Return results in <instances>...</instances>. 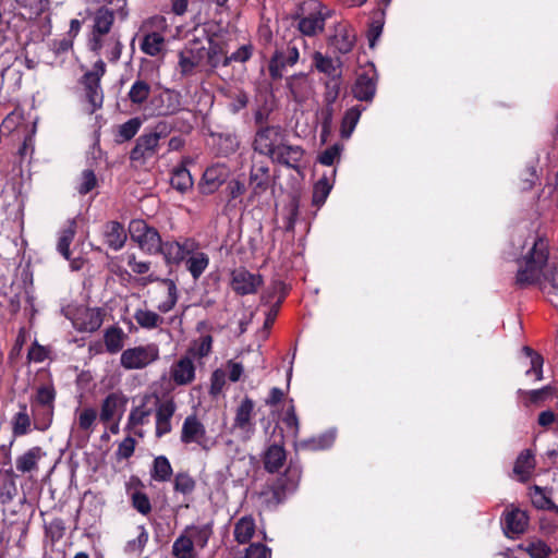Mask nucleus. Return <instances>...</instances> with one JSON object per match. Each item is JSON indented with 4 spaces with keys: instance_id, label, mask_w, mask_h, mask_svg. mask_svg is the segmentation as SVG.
<instances>
[{
    "instance_id": "obj_49",
    "label": "nucleus",
    "mask_w": 558,
    "mask_h": 558,
    "mask_svg": "<svg viewBox=\"0 0 558 558\" xmlns=\"http://www.w3.org/2000/svg\"><path fill=\"white\" fill-rule=\"evenodd\" d=\"M143 122L138 117L131 118L126 122L117 126L114 141L119 144L132 140L140 131Z\"/></svg>"
},
{
    "instance_id": "obj_64",
    "label": "nucleus",
    "mask_w": 558,
    "mask_h": 558,
    "mask_svg": "<svg viewBox=\"0 0 558 558\" xmlns=\"http://www.w3.org/2000/svg\"><path fill=\"white\" fill-rule=\"evenodd\" d=\"M132 507L141 514L147 515L151 511V504L146 493L136 490L131 495Z\"/></svg>"
},
{
    "instance_id": "obj_54",
    "label": "nucleus",
    "mask_w": 558,
    "mask_h": 558,
    "mask_svg": "<svg viewBox=\"0 0 558 558\" xmlns=\"http://www.w3.org/2000/svg\"><path fill=\"white\" fill-rule=\"evenodd\" d=\"M213 336L210 335H204L201 336L198 339L194 340L192 345L187 349L186 354L190 355L192 359H203L208 356L211 353L213 350Z\"/></svg>"
},
{
    "instance_id": "obj_40",
    "label": "nucleus",
    "mask_w": 558,
    "mask_h": 558,
    "mask_svg": "<svg viewBox=\"0 0 558 558\" xmlns=\"http://www.w3.org/2000/svg\"><path fill=\"white\" fill-rule=\"evenodd\" d=\"M165 37L158 32H150L143 36L141 50L150 57H157L165 50Z\"/></svg>"
},
{
    "instance_id": "obj_1",
    "label": "nucleus",
    "mask_w": 558,
    "mask_h": 558,
    "mask_svg": "<svg viewBox=\"0 0 558 558\" xmlns=\"http://www.w3.org/2000/svg\"><path fill=\"white\" fill-rule=\"evenodd\" d=\"M549 255L550 242L545 234L536 233L531 243L526 241L521 255L515 259L513 287L518 290H526L539 283L548 270Z\"/></svg>"
},
{
    "instance_id": "obj_22",
    "label": "nucleus",
    "mask_w": 558,
    "mask_h": 558,
    "mask_svg": "<svg viewBox=\"0 0 558 558\" xmlns=\"http://www.w3.org/2000/svg\"><path fill=\"white\" fill-rule=\"evenodd\" d=\"M530 518L526 511L512 507L502 513L504 532L506 536L523 534L529 525Z\"/></svg>"
},
{
    "instance_id": "obj_5",
    "label": "nucleus",
    "mask_w": 558,
    "mask_h": 558,
    "mask_svg": "<svg viewBox=\"0 0 558 558\" xmlns=\"http://www.w3.org/2000/svg\"><path fill=\"white\" fill-rule=\"evenodd\" d=\"M145 108L151 116L156 117L175 114L182 109V95L179 90L165 87L151 95Z\"/></svg>"
},
{
    "instance_id": "obj_56",
    "label": "nucleus",
    "mask_w": 558,
    "mask_h": 558,
    "mask_svg": "<svg viewBox=\"0 0 558 558\" xmlns=\"http://www.w3.org/2000/svg\"><path fill=\"white\" fill-rule=\"evenodd\" d=\"M531 501L533 506L541 510H550L558 513V506L546 495L545 489L541 486H533L531 488Z\"/></svg>"
},
{
    "instance_id": "obj_47",
    "label": "nucleus",
    "mask_w": 558,
    "mask_h": 558,
    "mask_svg": "<svg viewBox=\"0 0 558 558\" xmlns=\"http://www.w3.org/2000/svg\"><path fill=\"white\" fill-rule=\"evenodd\" d=\"M173 474L172 465L166 456H158L153 461L150 476L156 482H168Z\"/></svg>"
},
{
    "instance_id": "obj_42",
    "label": "nucleus",
    "mask_w": 558,
    "mask_h": 558,
    "mask_svg": "<svg viewBox=\"0 0 558 558\" xmlns=\"http://www.w3.org/2000/svg\"><path fill=\"white\" fill-rule=\"evenodd\" d=\"M20 411L14 414L12 418V434L13 438L24 436L29 433L32 421L27 413V404L19 403Z\"/></svg>"
},
{
    "instance_id": "obj_43",
    "label": "nucleus",
    "mask_w": 558,
    "mask_h": 558,
    "mask_svg": "<svg viewBox=\"0 0 558 558\" xmlns=\"http://www.w3.org/2000/svg\"><path fill=\"white\" fill-rule=\"evenodd\" d=\"M302 476V469L298 463H293L290 461L286 472L277 477V482L282 484V486L290 494L294 493L299 486L300 480Z\"/></svg>"
},
{
    "instance_id": "obj_45",
    "label": "nucleus",
    "mask_w": 558,
    "mask_h": 558,
    "mask_svg": "<svg viewBox=\"0 0 558 558\" xmlns=\"http://www.w3.org/2000/svg\"><path fill=\"white\" fill-rule=\"evenodd\" d=\"M255 521L251 515L242 517L234 525V539L239 544H246L255 533Z\"/></svg>"
},
{
    "instance_id": "obj_52",
    "label": "nucleus",
    "mask_w": 558,
    "mask_h": 558,
    "mask_svg": "<svg viewBox=\"0 0 558 558\" xmlns=\"http://www.w3.org/2000/svg\"><path fill=\"white\" fill-rule=\"evenodd\" d=\"M172 556L174 558H198L191 537L181 534L172 545Z\"/></svg>"
},
{
    "instance_id": "obj_4",
    "label": "nucleus",
    "mask_w": 558,
    "mask_h": 558,
    "mask_svg": "<svg viewBox=\"0 0 558 558\" xmlns=\"http://www.w3.org/2000/svg\"><path fill=\"white\" fill-rule=\"evenodd\" d=\"M105 74L106 64L102 60H98L94 63L93 69L80 78V84L84 88L85 98L92 107V112L102 106L104 93L100 81Z\"/></svg>"
},
{
    "instance_id": "obj_41",
    "label": "nucleus",
    "mask_w": 558,
    "mask_h": 558,
    "mask_svg": "<svg viewBox=\"0 0 558 558\" xmlns=\"http://www.w3.org/2000/svg\"><path fill=\"white\" fill-rule=\"evenodd\" d=\"M333 441L335 434L327 432L318 436L301 440L296 444V448L308 451L326 450L332 446Z\"/></svg>"
},
{
    "instance_id": "obj_9",
    "label": "nucleus",
    "mask_w": 558,
    "mask_h": 558,
    "mask_svg": "<svg viewBox=\"0 0 558 558\" xmlns=\"http://www.w3.org/2000/svg\"><path fill=\"white\" fill-rule=\"evenodd\" d=\"M179 72L182 76H190L198 66H205V46L199 39L192 40L189 46L179 52Z\"/></svg>"
},
{
    "instance_id": "obj_11",
    "label": "nucleus",
    "mask_w": 558,
    "mask_h": 558,
    "mask_svg": "<svg viewBox=\"0 0 558 558\" xmlns=\"http://www.w3.org/2000/svg\"><path fill=\"white\" fill-rule=\"evenodd\" d=\"M260 274L251 272L245 267H239L231 272V288L238 295L255 294L263 286Z\"/></svg>"
},
{
    "instance_id": "obj_20",
    "label": "nucleus",
    "mask_w": 558,
    "mask_h": 558,
    "mask_svg": "<svg viewBox=\"0 0 558 558\" xmlns=\"http://www.w3.org/2000/svg\"><path fill=\"white\" fill-rule=\"evenodd\" d=\"M196 367L193 359L185 354L170 367V379L177 386H187L195 380Z\"/></svg>"
},
{
    "instance_id": "obj_25",
    "label": "nucleus",
    "mask_w": 558,
    "mask_h": 558,
    "mask_svg": "<svg viewBox=\"0 0 558 558\" xmlns=\"http://www.w3.org/2000/svg\"><path fill=\"white\" fill-rule=\"evenodd\" d=\"M105 312L100 307H87L82 311L75 320L76 328L82 332H94L104 323Z\"/></svg>"
},
{
    "instance_id": "obj_10",
    "label": "nucleus",
    "mask_w": 558,
    "mask_h": 558,
    "mask_svg": "<svg viewBox=\"0 0 558 558\" xmlns=\"http://www.w3.org/2000/svg\"><path fill=\"white\" fill-rule=\"evenodd\" d=\"M378 73L373 63L365 68L352 86V95L360 101L371 102L376 94Z\"/></svg>"
},
{
    "instance_id": "obj_17",
    "label": "nucleus",
    "mask_w": 558,
    "mask_h": 558,
    "mask_svg": "<svg viewBox=\"0 0 558 558\" xmlns=\"http://www.w3.org/2000/svg\"><path fill=\"white\" fill-rule=\"evenodd\" d=\"M255 402L248 396H245L235 409L232 427L251 437L255 433V423L253 421Z\"/></svg>"
},
{
    "instance_id": "obj_62",
    "label": "nucleus",
    "mask_w": 558,
    "mask_h": 558,
    "mask_svg": "<svg viewBox=\"0 0 558 558\" xmlns=\"http://www.w3.org/2000/svg\"><path fill=\"white\" fill-rule=\"evenodd\" d=\"M282 423L284 424L288 432L291 433L293 438H296L300 432V421L296 415L293 399L290 400L287 410L282 416Z\"/></svg>"
},
{
    "instance_id": "obj_36",
    "label": "nucleus",
    "mask_w": 558,
    "mask_h": 558,
    "mask_svg": "<svg viewBox=\"0 0 558 558\" xmlns=\"http://www.w3.org/2000/svg\"><path fill=\"white\" fill-rule=\"evenodd\" d=\"M126 337V333L120 326L112 325L108 327L104 333L106 351L110 354L120 352L124 347V340Z\"/></svg>"
},
{
    "instance_id": "obj_60",
    "label": "nucleus",
    "mask_w": 558,
    "mask_h": 558,
    "mask_svg": "<svg viewBox=\"0 0 558 558\" xmlns=\"http://www.w3.org/2000/svg\"><path fill=\"white\" fill-rule=\"evenodd\" d=\"M304 43L305 40L302 36H296L288 43L287 48L284 50L279 49L280 52L283 54L282 62L286 65L292 66L299 61L300 52L298 44Z\"/></svg>"
},
{
    "instance_id": "obj_61",
    "label": "nucleus",
    "mask_w": 558,
    "mask_h": 558,
    "mask_svg": "<svg viewBox=\"0 0 558 558\" xmlns=\"http://www.w3.org/2000/svg\"><path fill=\"white\" fill-rule=\"evenodd\" d=\"M196 487L195 480L187 472H179L174 476L173 489L183 495H190Z\"/></svg>"
},
{
    "instance_id": "obj_38",
    "label": "nucleus",
    "mask_w": 558,
    "mask_h": 558,
    "mask_svg": "<svg viewBox=\"0 0 558 558\" xmlns=\"http://www.w3.org/2000/svg\"><path fill=\"white\" fill-rule=\"evenodd\" d=\"M535 468V457L532 450L525 449L520 452L518 456L513 472L520 476L521 482H526L530 480L532 471Z\"/></svg>"
},
{
    "instance_id": "obj_29",
    "label": "nucleus",
    "mask_w": 558,
    "mask_h": 558,
    "mask_svg": "<svg viewBox=\"0 0 558 558\" xmlns=\"http://www.w3.org/2000/svg\"><path fill=\"white\" fill-rule=\"evenodd\" d=\"M289 494L282 484L275 481L272 484H267L262 488L259 498L268 509H275L286 500Z\"/></svg>"
},
{
    "instance_id": "obj_51",
    "label": "nucleus",
    "mask_w": 558,
    "mask_h": 558,
    "mask_svg": "<svg viewBox=\"0 0 558 558\" xmlns=\"http://www.w3.org/2000/svg\"><path fill=\"white\" fill-rule=\"evenodd\" d=\"M363 110L361 106H353L344 112L340 128L342 138H349L352 135Z\"/></svg>"
},
{
    "instance_id": "obj_39",
    "label": "nucleus",
    "mask_w": 558,
    "mask_h": 558,
    "mask_svg": "<svg viewBox=\"0 0 558 558\" xmlns=\"http://www.w3.org/2000/svg\"><path fill=\"white\" fill-rule=\"evenodd\" d=\"M44 456L40 447H32L22 456L16 458L15 464L17 471L22 473H29L38 469V461Z\"/></svg>"
},
{
    "instance_id": "obj_18",
    "label": "nucleus",
    "mask_w": 558,
    "mask_h": 558,
    "mask_svg": "<svg viewBox=\"0 0 558 558\" xmlns=\"http://www.w3.org/2000/svg\"><path fill=\"white\" fill-rule=\"evenodd\" d=\"M248 184L251 199L264 194L270 186V168L265 161H253L250 168Z\"/></svg>"
},
{
    "instance_id": "obj_13",
    "label": "nucleus",
    "mask_w": 558,
    "mask_h": 558,
    "mask_svg": "<svg viewBox=\"0 0 558 558\" xmlns=\"http://www.w3.org/2000/svg\"><path fill=\"white\" fill-rule=\"evenodd\" d=\"M196 248L197 243L195 240L190 238H186L183 241H161V250L159 251V254L163 256L167 264L179 265L187 255L195 252Z\"/></svg>"
},
{
    "instance_id": "obj_19",
    "label": "nucleus",
    "mask_w": 558,
    "mask_h": 558,
    "mask_svg": "<svg viewBox=\"0 0 558 558\" xmlns=\"http://www.w3.org/2000/svg\"><path fill=\"white\" fill-rule=\"evenodd\" d=\"M143 284H147L149 282H157L159 290L163 292L165 299L157 304V310L160 313H169L172 311L179 300L178 287L175 282L170 278H158L149 275L146 278H143Z\"/></svg>"
},
{
    "instance_id": "obj_32",
    "label": "nucleus",
    "mask_w": 558,
    "mask_h": 558,
    "mask_svg": "<svg viewBox=\"0 0 558 558\" xmlns=\"http://www.w3.org/2000/svg\"><path fill=\"white\" fill-rule=\"evenodd\" d=\"M312 58L314 69H316L319 73L327 75L328 78L342 76V62L339 58L335 60L330 57L324 56L319 51H315Z\"/></svg>"
},
{
    "instance_id": "obj_35",
    "label": "nucleus",
    "mask_w": 558,
    "mask_h": 558,
    "mask_svg": "<svg viewBox=\"0 0 558 558\" xmlns=\"http://www.w3.org/2000/svg\"><path fill=\"white\" fill-rule=\"evenodd\" d=\"M556 393V388L551 385L544 386L539 389L518 390V395L523 398L524 407L539 405L545 403Z\"/></svg>"
},
{
    "instance_id": "obj_58",
    "label": "nucleus",
    "mask_w": 558,
    "mask_h": 558,
    "mask_svg": "<svg viewBox=\"0 0 558 558\" xmlns=\"http://www.w3.org/2000/svg\"><path fill=\"white\" fill-rule=\"evenodd\" d=\"M384 24H385V11L380 10L373 15L372 21L369 23V27L367 31V39H368L369 48H374L376 46V41L383 33Z\"/></svg>"
},
{
    "instance_id": "obj_44",
    "label": "nucleus",
    "mask_w": 558,
    "mask_h": 558,
    "mask_svg": "<svg viewBox=\"0 0 558 558\" xmlns=\"http://www.w3.org/2000/svg\"><path fill=\"white\" fill-rule=\"evenodd\" d=\"M521 352L526 359L530 360V367L525 371V375H534L535 381L542 380L544 357L529 345H524Z\"/></svg>"
},
{
    "instance_id": "obj_6",
    "label": "nucleus",
    "mask_w": 558,
    "mask_h": 558,
    "mask_svg": "<svg viewBox=\"0 0 558 558\" xmlns=\"http://www.w3.org/2000/svg\"><path fill=\"white\" fill-rule=\"evenodd\" d=\"M118 7L116 10L108 8L107 5H101L92 15V31L97 35H108L110 34L116 16L120 21H125L129 16V10L126 8V0H118Z\"/></svg>"
},
{
    "instance_id": "obj_37",
    "label": "nucleus",
    "mask_w": 558,
    "mask_h": 558,
    "mask_svg": "<svg viewBox=\"0 0 558 558\" xmlns=\"http://www.w3.org/2000/svg\"><path fill=\"white\" fill-rule=\"evenodd\" d=\"M77 223L75 219H69L65 226L60 231L57 250L58 252L65 258H71L70 245L74 240L76 234Z\"/></svg>"
},
{
    "instance_id": "obj_59",
    "label": "nucleus",
    "mask_w": 558,
    "mask_h": 558,
    "mask_svg": "<svg viewBox=\"0 0 558 558\" xmlns=\"http://www.w3.org/2000/svg\"><path fill=\"white\" fill-rule=\"evenodd\" d=\"M332 189V184L329 180L324 175L320 178L313 187V197L312 203L316 207H320L325 204L330 191Z\"/></svg>"
},
{
    "instance_id": "obj_53",
    "label": "nucleus",
    "mask_w": 558,
    "mask_h": 558,
    "mask_svg": "<svg viewBox=\"0 0 558 558\" xmlns=\"http://www.w3.org/2000/svg\"><path fill=\"white\" fill-rule=\"evenodd\" d=\"M191 256L186 260V268L190 271L193 279L197 280L205 269L208 267L209 257L204 252H196L190 254Z\"/></svg>"
},
{
    "instance_id": "obj_16",
    "label": "nucleus",
    "mask_w": 558,
    "mask_h": 558,
    "mask_svg": "<svg viewBox=\"0 0 558 558\" xmlns=\"http://www.w3.org/2000/svg\"><path fill=\"white\" fill-rule=\"evenodd\" d=\"M230 169L225 163H215L206 168L199 182L201 193L210 195L215 193L229 178Z\"/></svg>"
},
{
    "instance_id": "obj_8",
    "label": "nucleus",
    "mask_w": 558,
    "mask_h": 558,
    "mask_svg": "<svg viewBox=\"0 0 558 558\" xmlns=\"http://www.w3.org/2000/svg\"><path fill=\"white\" fill-rule=\"evenodd\" d=\"M144 69L155 70L157 69V66L155 65V62L151 60L143 59L141 62V70L137 73V76L131 85L130 90L128 93V100L133 106H136L138 108H142L144 105L147 106L151 97V85L144 76Z\"/></svg>"
},
{
    "instance_id": "obj_33",
    "label": "nucleus",
    "mask_w": 558,
    "mask_h": 558,
    "mask_svg": "<svg viewBox=\"0 0 558 558\" xmlns=\"http://www.w3.org/2000/svg\"><path fill=\"white\" fill-rule=\"evenodd\" d=\"M535 283L547 300L556 307H558V268L554 267L544 274V277Z\"/></svg>"
},
{
    "instance_id": "obj_55",
    "label": "nucleus",
    "mask_w": 558,
    "mask_h": 558,
    "mask_svg": "<svg viewBox=\"0 0 558 558\" xmlns=\"http://www.w3.org/2000/svg\"><path fill=\"white\" fill-rule=\"evenodd\" d=\"M134 319L144 329H155L163 324V318L158 313L149 310H136Z\"/></svg>"
},
{
    "instance_id": "obj_63",
    "label": "nucleus",
    "mask_w": 558,
    "mask_h": 558,
    "mask_svg": "<svg viewBox=\"0 0 558 558\" xmlns=\"http://www.w3.org/2000/svg\"><path fill=\"white\" fill-rule=\"evenodd\" d=\"M355 44V35L347 29H343L335 37V47L341 54H347L352 51Z\"/></svg>"
},
{
    "instance_id": "obj_14",
    "label": "nucleus",
    "mask_w": 558,
    "mask_h": 558,
    "mask_svg": "<svg viewBox=\"0 0 558 558\" xmlns=\"http://www.w3.org/2000/svg\"><path fill=\"white\" fill-rule=\"evenodd\" d=\"M154 397L156 398L155 436L161 438L172 430L171 420L177 411V404L172 397L163 401H160L156 395Z\"/></svg>"
},
{
    "instance_id": "obj_34",
    "label": "nucleus",
    "mask_w": 558,
    "mask_h": 558,
    "mask_svg": "<svg viewBox=\"0 0 558 558\" xmlns=\"http://www.w3.org/2000/svg\"><path fill=\"white\" fill-rule=\"evenodd\" d=\"M287 86L295 100L306 98L312 90V83L306 73H296L287 78Z\"/></svg>"
},
{
    "instance_id": "obj_31",
    "label": "nucleus",
    "mask_w": 558,
    "mask_h": 558,
    "mask_svg": "<svg viewBox=\"0 0 558 558\" xmlns=\"http://www.w3.org/2000/svg\"><path fill=\"white\" fill-rule=\"evenodd\" d=\"M286 460L287 453L283 447V442L281 441V444H272L268 446L264 453V468L269 473L278 472L279 469L283 466Z\"/></svg>"
},
{
    "instance_id": "obj_27",
    "label": "nucleus",
    "mask_w": 558,
    "mask_h": 558,
    "mask_svg": "<svg viewBox=\"0 0 558 558\" xmlns=\"http://www.w3.org/2000/svg\"><path fill=\"white\" fill-rule=\"evenodd\" d=\"M205 438L206 428L204 424L197 418L196 415L186 416L182 425L181 441L186 445L192 442L202 445Z\"/></svg>"
},
{
    "instance_id": "obj_26",
    "label": "nucleus",
    "mask_w": 558,
    "mask_h": 558,
    "mask_svg": "<svg viewBox=\"0 0 558 558\" xmlns=\"http://www.w3.org/2000/svg\"><path fill=\"white\" fill-rule=\"evenodd\" d=\"M102 234L105 244L113 251H120L128 240L124 226L117 220L107 221Z\"/></svg>"
},
{
    "instance_id": "obj_48",
    "label": "nucleus",
    "mask_w": 558,
    "mask_h": 558,
    "mask_svg": "<svg viewBox=\"0 0 558 558\" xmlns=\"http://www.w3.org/2000/svg\"><path fill=\"white\" fill-rule=\"evenodd\" d=\"M185 533H189V537L192 538L194 546L196 545L201 549L205 548L208 544L209 538L211 537L213 531V522L206 523L204 525H191L186 526L184 530Z\"/></svg>"
},
{
    "instance_id": "obj_7",
    "label": "nucleus",
    "mask_w": 558,
    "mask_h": 558,
    "mask_svg": "<svg viewBox=\"0 0 558 558\" xmlns=\"http://www.w3.org/2000/svg\"><path fill=\"white\" fill-rule=\"evenodd\" d=\"M157 360H159V349L157 344L149 343L124 350L120 363L125 369H142Z\"/></svg>"
},
{
    "instance_id": "obj_28",
    "label": "nucleus",
    "mask_w": 558,
    "mask_h": 558,
    "mask_svg": "<svg viewBox=\"0 0 558 558\" xmlns=\"http://www.w3.org/2000/svg\"><path fill=\"white\" fill-rule=\"evenodd\" d=\"M294 20H298V31L301 33L300 36H316L322 33L325 28V16L320 12L311 13L307 16L295 15Z\"/></svg>"
},
{
    "instance_id": "obj_23",
    "label": "nucleus",
    "mask_w": 558,
    "mask_h": 558,
    "mask_svg": "<svg viewBox=\"0 0 558 558\" xmlns=\"http://www.w3.org/2000/svg\"><path fill=\"white\" fill-rule=\"evenodd\" d=\"M228 58L227 44L214 37L208 38V46H205V66L207 71L214 72L219 66H225Z\"/></svg>"
},
{
    "instance_id": "obj_24",
    "label": "nucleus",
    "mask_w": 558,
    "mask_h": 558,
    "mask_svg": "<svg viewBox=\"0 0 558 558\" xmlns=\"http://www.w3.org/2000/svg\"><path fill=\"white\" fill-rule=\"evenodd\" d=\"M151 396L145 395L142 399V402L140 405L134 407L128 417V422L125 425V430L129 433H134L135 435L142 437L143 430H136V427L143 426L146 423H148V417L153 413V409L147 407L148 401L150 400Z\"/></svg>"
},
{
    "instance_id": "obj_21",
    "label": "nucleus",
    "mask_w": 558,
    "mask_h": 558,
    "mask_svg": "<svg viewBox=\"0 0 558 558\" xmlns=\"http://www.w3.org/2000/svg\"><path fill=\"white\" fill-rule=\"evenodd\" d=\"M159 149V143L155 136L144 132L136 138L135 146L130 151V160L133 162L145 163L146 160L155 157Z\"/></svg>"
},
{
    "instance_id": "obj_15",
    "label": "nucleus",
    "mask_w": 558,
    "mask_h": 558,
    "mask_svg": "<svg viewBox=\"0 0 558 558\" xmlns=\"http://www.w3.org/2000/svg\"><path fill=\"white\" fill-rule=\"evenodd\" d=\"M129 399L120 391L110 392L102 400L99 413V420L104 424H109L114 418L121 421Z\"/></svg>"
},
{
    "instance_id": "obj_50",
    "label": "nucleus",
    "mask_w": 558,
    "mask_h": 558,
    "mask_svg": "<svg viewBox=\"0 0 558 558\" xmlns=\"http://www.w3.org/2000/svg\"><path fill=\"white\" fill-rule=\"evenodd\" d=\"M180 119H174L172 122L168 121H159L148 133L151 136L156 137V141L159 143L160 140L166 138L172 130H180V131H190L192 130L191 124H184L182 123V126H180Z\"/></svg>"
},
{
    "instance_id": "obj_2",
    "label": "nucleus",
    "mask_w": 558,
    "mask_h": 558,
    "mask_svg": "<svg viewBox=\"0 0 558 558\" xmlns=\"http://www.w3.org/2000/svg\"><path fill=\"white\" fill-rule=\"evenodd\" d=\"M288 138V131L280 124L257 128L252 142L255 153L269 159Z\"/></svg>"
},
{
    "instance_id": "obj_30",
    "label": "nucleus",
    "mask_w": 558,
    "mask_h": 558,
    "mask_svg": "<svg viewBox=\"0 0 558 558\" xmlns=\"http://www.w3.org/2000/svg\"><path fill=\"white\" fill-rule=\"evenodd\" d=\"M56 396L57 392L52 383L39 386L36 391L34 407L43 409L44 414L48 416V424L52 418Z\"/></svg>"
},
{
    "instance_id": "obj_57",
    "label": "nucleus",
    "mask_w": 558,
    "mask_h": 558,
    "mask_svg": "<svg viewBox=\"0 0 558 558\" xmlns=\"http://www.w3.org/2000/svg\"><path fill=\"white\" fill-rule=\"evenodd\" d=\"M531 558H548L553 553L551 548L542 539L526 541L520 545Z\"/></svg>"
},
{
    "instance_id": "obj_3",
    "label": "nucleus",
    "mask_w": 558,
    "mask_h": 558,
    "mask_svg": "<svg viewBox=\"0 0 558 558\" xmlns=\"http://www.w3.org/2000/svg\"><path fill=\"white\" fill-rule=\"evenodd\" d=\"M131 240L138 247L150 255L159 254L161 250V236L158 230L142 219H134L129 225Z\"/></svg>"
},
{
    "instance_id": "obj_12",
    "label": "nucleus",
    "mask_w": 558,
    "mask_h": 558,
    "mask_svg": "<svg viewBox=\"0 0 558 558\" xmlns=\"http://www.w3.org/2000/svg\"><path fill=\"white\" fill-rule=\"evenodd\" d=\"M305 156V149L301 145H293L288 138L278 147L270 160L288 169L301 172L302 161Z\"/></svg>"
},
{
    "instance_id": "obj_46",
    "label": "nucleus",
    "mask_w": 558,
    "mask_h": 558,
    "mask_svg": "<svg viewBox=\"0 0 558 558\" xmlns=\"http://www.w3.org/2000/svg\"><path fill=\"white\" fill-rule=\"evenodd\" d=\"M170 185L180 193H185L193 187V178L184 166H179L172 170Z\"/></svg>"
}]
</instances>
